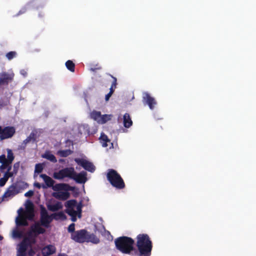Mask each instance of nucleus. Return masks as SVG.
<instances>
[{"label": "nucleus", "mask_w": 256, "mask_h": 256, "mask_svg": "<svg viewBox=\"0 0 256 256\" xmlns=\"http://www.w3.org/2000/svg\"><path fill=\"white\" fill-rule=\"evenodd\" d=\"M136 246L139 256H150L152 250V242L147 234H140L137 236Z\"/></svg>", "instance_id": "obj_1"}, {"label": "nucleus", "mask_w": 256, "mask_h": 256, "mask_svg": "<svg viewBox=\"0 0 256 256\" xmlns=\"http://www.w3.org/2000/svg\"><path fill=\"white\" fill-rule=\"evenodd\" d=\"M116 246L118 250L124 254H130L134 250V240L128 236H120L114 240Z\"/></svg>", "instance_id": "obj_2"}, {"label": "nucleus", "mask_w": 256, "mask_h": 256, "mask_svg": "<svg viewBox=\"0 0 256 256\" xmlns=\"http://www.w3.org/2000/svg\"><path fill=\"white\" fill-rule=\"evenodd\" d=\"M106 176L110 184L116 189L122 190L126 187L124 180L115 170L108 169Z\"/></svg>", "instance_id": "obj_3"}, {"label": "nucleus", "mask_w": 256, "mask_h": 256, "mask_svg": "<svg viewBox=\"0 0 256 256\" xmlns=\"http://www.w3.org/2000/svg\"><path fill=\"white\" fill-rule=\"evenodd\" d=\"M46 230L40 226V222H36L30 226V230L26 233V236L24 239L28 242L34 236V234H44Z\"/></svg>", "instance_id": "obj_4"}, {"label": "nucleus", "mask_w": 256, "mask_h": 256, "mask_svg": "<svg viewBox=\"0 0 256 256\" xmlns=\"http://www.w3.org/2000/svg\"><path fill=\"white\" fill-rule=\"evenodd\" d=\"M53 216H49L46 208L43 206H40V226H41L48 228L52 220Z\"/></svg>", "instance_id": "obj_5"}, {"label": "nucleus", "mask_w": 256, "mask_h": 256, "mask_svg": "<svg viewBox=\"0 0 256 256\" xmlns=\"http://www.w3.org/2000/svg\"><path fill=\"white\" fill-rule=\"evenodd\" d=\"M16 134V128L14 126H6L2 128L0 126V139L4 140L12 138Z\"/></svg>", "instance_id": "obj_6"}, {"label": "nucleus", "mask_w": 256, "mask_h": 256, "mask_svg": "<svg viewBox=\"0 0 256 256\" xmlns=\"http://www.w3.org/2000/svg\"><path fill=\"white\" fill-rule=\"evenodd\" d=\"M87 230L84 229L76 230L74 234H71V238L78 243L86 242Z\"/></svg>", "instance_id": "obj_7"}, {"label": "nucleus", "mask_w": 256, "mask_h": 256, "mask_svg": "<svg viewBox=\"0 0 256 256\" xmlns=\"http://www.w3.org/2000/svg\"><path fill=\"white\" fill-rule=\"evenodd\" d=\"M74 161L76 164L88 172H92L95 170V166H94V164L86 160L83 158H76L74 159Z\"/></svg>", "instance_id": "obj_8"}, {"label": "nucleus", "mask_w": 256, "mask_h": 256, "mask_svg": "<svg viewBox=\"0 0 256 256\" xmlns=\"http://www.w3.org/2000/svg\"><path fill=\"white\" fill-rule=\"evenodd\" d=\"M142 102L144 104H148L150 110H153L156 104L154 98L147 92H144L142 94Z\"/></svg>", "instance_id": "obj_9"}, {"label": "nucleus", "mask_w": 256, "mask_h": 256, "mask_svg": "<svg viewBox=\"0 0 256 256\" xmlns=\"http://www.w3.org/2000/svg\"><path fill=\"white\" fill-rule=\"evenodd\" d=\"M14 76L6 72L0 74V86L8 85L13 80Z\"/></svg>", "instance_id": "obj_10"}, {"label": "nucleus", "mask_w": 256, "mask_h": 256, "mask_svg": "<svg viewBox=\"0 0 256 256\" xmlns=\"http://www.w3.org/2000/svg\"><path fill=\"white\" fill-rule=\"evenodd\" d=\"M72 179L74 180L77 183L84 184L86 182L87 180L86 173L84 172H82L77 174L75 171L74 172Z\"/></svg>", "instance_id": "obj_11"}, {"label": "nucleus", "mask_w": 256, "mask_h": 256, "mask_svg": "<svg viewBox=\"0 0 256 256\" xmlns=\"http://www.w3.org/2000/svg\"><path fill=\"white\" fill-rule=\"evenodd\" d=\"M74 187L71 186L67 184H57L54 185L52 186V190L54 191H60V190H74Z\"/></svg>", "instance_id": "obj_12"}, {"label": "nucleus", "mask_w": 256, "mask_h": 256, "mask_svg": "<svg viewBox=\"0 0 256 256\" xmlns=\"http://www.w3.org/2000/svg\"><path fill=\"white\" fill-rule=\"evenodd\" d=\"M17 186L14 184H12L9 186L6 191L3 195V198L12 197L18 193Z\"/></svg>", "instance_id": "obj_13"}, {"label": "nucleus", "mask_w": 256, "mask_h": 256, "mask_svg": "<svg viewBox=\"0 0 256 256\" xmlns=\"http://www.w3.org/2000/svg\"><path fill=\"white\" fill-rule=\"evenodd\" d=\"M52 196L56 199L66 200L68 199L70 196V193L67 191L54 192L52 193Z\"/></svg>", "instance_id": "obj_14"}, {"label": "nucleus", "mask_w": 256, "mask_h": 256, "mask_svg": "<svg viewBox=\"0 0 256 256\" xmlns=\"http://www.w3.org/2000/svg\"><path fill=\"white\" fill-rule=\"evenodd\" d=\"M56 248L54 246L52 245H48L44 247L42 252L43 256H49L55 253Z\"/></svg>", "instance_id": "obj_15"}, {"label": "nucleus", "mask_w": 256, "mask_h": 256, "mask_svg": "<svg viewBox=\"0 0 256 256\" xmlns=\"http://www.w3.org/2000/svg\"><path fill=\"white\" fill-rule=\"evenodd\" d=\"M63 172L64 178H68L71 179L73 178V174H74V169L72 167L66 168L62 169Z\"/></svg>", "instance_id": "obj_16"}, {"label": "nucleus", "mask_w": 256, "mask_h": 256, "mask_svg": "<svg viewBox=\"0 0 256 256\" xmlns=\"http://www.w3.org/2000/svg\"><path fill=\"white\" fill-rule=\"evenodd\" d=\"M86 242H91L97 244L100 242V239L94 234H90L87 232Z\"/></svg>", "instance_id": "obj_17"}, {"label": "nucleus", "mask_w": 256, "mask_h": 256, "mask_svg": "<svg viewBox=\"0 0 256 256\" xmlns=\"http://www.w3.org/2000/svg\"><path fill=\"white\" fill-rule=\"evenodd\" d=\"M40 177L42 178L44 180V182L46 184V186L50 188L54 186V184L55 182V181L53 180L50 177L48 176L46 174H41L40 175Z\"/></svg>", "instance_id": "obj_18"}, {"label": "nucleus", "mask_w": 256, "mask_h": 256, "mask_svg": "<svg viewBox=\"0 0 256 256\" xmlns=\"http://www.w3.org/2000/svg\"><path fill=\"white\" fill-rule=\"evenodd\" d=\"M28 202L30 208H27V210L26 212V216L25 218H26V219L28 218L30 220H31L33 219V218L34 216L33 204L30 201H28Z\"/></svg>", "instance_id": "obj_19"}, {"label": "nucleus", "mask_w": 256, "mask_h": 256, "mask_svg": "<svg viewBox=\"0 0 256 256\" xmlns=\"http://www.w3.org/2000/svg\"><path fill=\"white\" fill-rule=\"evenodd\" d=\"M100 139L103 147L108 146V143L111 145L110 148L112 146V144L110 142V140L108 138L107 136L105 134H102Z\"/></svg>", "instance_id": "obj_20"}, {"label": "nucleus", "mask_w": 256, "mask_h": 256, "mask_svg": "<svg viewBox=\"0 0 256 256\" xmlns=\"http://www.w3.org/2000/svg\"><path fill=\"white\" fill-rule=\"evenodd\" d=\"M16 224L18 226H26L28 225V223L25 217L22 216L18 217L16 221Z\"/></svg>", "instance_id": "obj_21"}, {"label": "nucleus", "mask_w": 256, "mask_h": 256, "mask_svg": "<svg viewBox=\"0 0 256 256\" xmlns=\"http://www.w3.org/2000/svg\"><path fill=\"white\" fill-rule=\"evenodd\" d=\"M124 126L125 128H128L132 124V122L131 120L130 114L128 113H126L124 115Z\"/></svg>", "instance_id": "obj_22"}, {"label": "nucleus", "mask_w": 256, "mask_h": 256, "mask_svg": "<svg viewBox=\"0 0 256 256\" xmlns=\"http://www.w3.org/2000/svg\"><path fill=\"white\" fill-rule=\"evenodd\" d=\"M48 209L52 212H56L62 208V205L60 202H58L54 204L48 205Z\"/></svg>", "instance_id": "obj_23"}, {"label": "nucleus", "mask_w": 256, "mask_h": 256, "mask_svg": "<svg viewBox=\"0 0 256 256\" xmlns=\"http://www.w3.org/2000/svg\"><path fill=\"white\" fill-rule=\"evenodd\" d=\"M77 201L76 200H71L66 202L65 206L67 208L66 212L70 210H74V208L76 206Z\"/></svg>", "instance_id": "obj_24"}, {"label": "nucleus", "mask_w": 256, "mask_h": 256, "mask_svg": "<svg viewBox=\"0 0 256 256\" xmlns=\"http://www.w3.org/2000/svg\"><path fill=\"white\" fill-rule=\"evenodd\" d=\"M42 158H46L54 163L57 162L56 156L50 152H46L42 155Z\"/></svg>", "instance_id": "obj_25"}, {"label": "nucleus", "mask_w": 256, "mask_h": 256, "mask_svg": "<svg viewBox=\"0 0 256 256\" xmlns=\"http://www.w3.org/2000/svg\"><path fill=\"white\" fill-rule=\"evenodd\" d=\"M28 247H30L28 242L23 239L20 246V251L22 254H25L27 248Z\"/></svg>", "instance_id": "obj_26"}, {"label": "nucleus", "mask_w": 256, "mask_h": 256, "mask_svg": "<svg viewBox=\"0 0 256 256\" xmlns=\"http://www.w3.org/2000/svg\"><path fill=\"white\" fill-rule=\"evenodd\" d=\"M34 136H35V134L34 133H33V132L30 133V136L28 137H27V138L23 141V142L22 144V146H21V148L22 149H24L26 146V145L28 142H30L32 140H35Z\"/></svg>", "instance_id": "obj_27"}, {"label": "nucleus", "mask_w": 256, "mask_h": 256, "mask_svg": "<svg viewBox=\"0 0 256 256\" xmlns=\"http://www.w3.org/2000/svg\"><path fill=\"white\" fill-rule=\"evenodd\" d=\"M73 153V151L70 150H60L58 151L57 154L61 157L66 158Z\"/></svg>", "instance_id": "obj_28"}, {"label": "nucleus", "mask_w": 256, "mask_h": 256, "mask_svg": "<svg viewBox=\"0 0 256 256\" xmlns=\"http://www.w3.org/2000/svg\"><path fill=\"white\" fill-rule=\"evenodd\" d=\"M91 118L96 121L98 123H100V120L101 118V112H100L93 111L90 114Z\"/></svg>", "instance_id": "obj_29"}, {"label": "nucleus", "mask_w": 256, "mask_h": 256, "mask_svg": "<svg viewBox=\"0 0 256 256\" xmlns=\"http://www.w3.org/2000/svg\"><path fill=\"white\" fill-rule=\"evenodd\" d=\"M52 216H53V218L56 220L59 219L64 220L66 218V216L62 212H60L56 214H52Z\"/></svg>", "instance_id": "obj_30"}, {"label": "nucleus", "mask_w": 256, "mask_h": 256, "mask_svg": "<svg viewBox=\"0 0 256 256\" xmlns=\"http://www.w3.org/2000/svg\"><path fill=\"white\" fill-rule=\"evenodd\" d=\"M66 68L72 72H74L75 70V64L71 60H68L66 62Z\"/></svg>", "instance_id": "obj_31"}, {"label": "nucleus", "mask_w": 256, "mask_h": 256, "mask_svg": "<svg viewBox=\"0 0 256 256\" xmlns=\"http://www.w3.org/2000/svg\"><path fill=\"white\" fill-rule=\"evenodd\" d=\"M14 158V154L12 150L10 149L7 150V161L10 164H12V161Z\"/></svg>", "instance_id": "obj_32"}, {"label": "nucleus", "mask_w": 256, "mask_h": 256, "mask_svg": "<svg viewBox=\"0 0 256 256\" xmlns=\"http://www.w3.org/2000/svg\"><path fill=\"white\" fill-rule=\"evenodd\" d=\"M112 115L110 114H104L102 115L100 122L99 124H105L108 121L111 120Z\"/></svg>", "instance_id": "obj_33"}, {"label": "nucleus", "mask_w": 256, "mask_h": 256, "mask_svg": "<svg viewBox=\"0 0 256 256\" xmlns=\"http://www.w3.org/2000/svg\"><path fill=\"white\" fill-rule=\"evenodd\" d=\"M53 178L56 180H62L64 178L62 170H60L58 172H54L53 174Z\"/></svg>", "instance_id": "obj_34"}, {"label": "nucleus", "mask_w": 256, "mask_h": 256, "mask_svg": "<svg viewBox=\"0 0 256 256\" xmlns=\"http://www.w3.org/2000/svg\"><path fill=\"white\" fill-rule=\"evenodd\" d=\"M66 213L71 216L72 217V222H76V216H77V212L75 210H70L68 212H66Z\"/></svg>", "instance_id": "obj_35"}, {"label": "nucleus", "mask_w": 256, "mask_h": 256, "mask_svg": "<svg viewBox=\"0 0 256 256\" xmlns=\"http://www.w3.org/2000/svg\"><path fill=\"white\" fill-rule=\"evenodd\" d=\"M44 167L42 164H37L35 166L34 172L40 174L43 170Z\"/></svg>", "instance_id": "obj_36"}, {"label": "nucleus", "mask_w": 256, "mask_h": 256, "mask_svg": "<svg viewBox=\"0 0 256 256\" xmlns=\"http://www.w3.org/2000/svg\"><path fill=\"white\" fill-rule=\"evenodd\" d=\"M16 52L11 51L6 54V57L8 60H11L16 56Z\"/></svg>", "instance_id": "obj_37"}, {"label": "nucleus", "mask_w": 256, "mask_h": 256, "mask_svg": "<svg viewBox=\"0 0 256 256\" xmlns=\"http://www.w3.org/2000/svg\"><path fill=\"white\" fill-rule=\"evenodd\" d=\"M76 212L77 214L78 215V218L81 217V214H82V204L81 202L79 203L78 204H76Z\"/></svg>", "instance_id": "obj_38"}, {"label": "nucleus", "mask_w": 256, "mask_h": 256, "mask_svg": "<svg viewBox=\"0 0 256 256\" xmlns=\"http://www.w3.org/2000/svg\"><path fill=\"white\" fill-rule=\"evenodd\" d=\"M39 234H34V236L28 242L30 244V248L32 247L33 244H34L36 242V238Z\"/></svg>", "instance_id": "obj_39"}, {"label": "nucleus", "mask_w": 256, "mask_h": 256, "mask_svg": "<svg viewBox=\"0 0 256 256\" xmlns=\"http://www.w3.org/2000/svg\"><path fill=\"white\" fill-rule=\"evenodd\" d=\"M68 232H70L71 234H74V232H76L75 230V224L74 223L71 224L68 227Z\"/></svg>", "instance_id": "obj_40"}, {"label": "nucleus", "mask_w": 256, "mask_h": 256, "mask_svg": "<svg viewBox=\"0 0 256 256\" xmlns=\"http://www.w3.org/2000/svg\"><path fill=\"white\" fill-rule=\"evenodd\" d=\"M20 167V163L16 162L14 164L13 170L14 174H17Z\"/></svg>", "instance_id": "obj_41"}, {"label": "nucleus", "mask_w": 256, "mask_h": 256, "mask_svg": "<svg viewBox=\"0 0 256 256\" xmlns=\"http://www.w3.org/2000/svg\"><path fill=\"white\" fill-rule=\"evenodd\" d=\"M14 175H16L15 174H14V172L12 171V172H6L4 174V176L8 179V178H11L12 176H13Z\"/></svg>", "instance_id": "obj_42"}, {"label": "nucleus", "mask_w": 256, "mask_h": 256, "mask_svg": "<svg viewBox=\"0 0 256 256\" xmlns=\"http://www.w3.org/2000/svg\"><path fill=\"white\" fill-rule=\"evenodd\" d=\"M8 179L4 176L3 178H0V186H3L5 185L6 183L8 181Z\"/></svg>", "instance_id": "obj_43"}, {"label": "nucleus", "mask_w": 256, "mask_h": 256, "mask_svg": "<svg viewBox=\"0 0 256 256\" xmlns=\"http://www.w3.org/2000/svg\"><path fill=\"white\" fill-rule=\"evenodd\" d=\"M2 165L0 166V170L2 171L3 170H4L10 164L8 162L2 163Z\"/></svg>", "instance_id": "obj_44"}, {"label": "nucleus", "mask_w": 256, "mask_h": 256, "mask_svg": "<svg viewBox=\"0 0 256 256\" xmlns=\"http://www.w3.org/2000/svg\"><path fill=\"white\" fill-rule=\"evenodd\" d=\"M8 162L4 154H2L0 156V163Z\"/></svg>", "instance_id": "obj_45"}, {"label": "nucleus", "mask_w": 256, "mask_h": 256, "mask_svg": "<svg viewBox=\"0 0 256 256\" xmlns=\"http://www.w3.org/2000/svg\"><path fill=\"white\" fill-rule=\"evenodd\" d=\"M112 77L113 78V81L112 82L111 87H113V88H116V84H117V82H116L117 80H116V78H115L112 76Z\"/></svg>", "instance_id": "obj_46"}, {"label": "nucleus", "mask_w": 256, "mask_h": 256, "mask_svg": "<svg viewBox=\"0 0 256 256\" xmlns=\"http://www.w3.org/2000/svg\"><path fill=\"white\" fill-rule=\"evenodd\" d=\"M14 236L16 238H20L22 236V232L18 230L14 232Z\"/></svg>", "instance_id": "obj_47"}, {"label": "nucleus", "mask_w": 256, "mask_h": 256, "mask_svg": "<svg viewBox=\"0 0 256 256\" xmlns=\"http://www.w3.org/2000/svg\"><path fill=\"white\" fill-rule=\"evenodd\" d=\"M35 254V251L31 247L30 250L28 251V255L29 256H33Z\"/></svg>", "instance_id": "obj_48"}, {"label": "nucleus", "mask_w": 256, "mask_h": 256, "mask_svg": "<svg viewBox=\"0 0 256 256\" xmlns=\"http://www.w3.org/2000/svg\"><path fill=\"white\" fill-rule=\"evenodd\" d=\"M33 194H34V192L32 190H30L28 191V192H26L24 194V196H32Z\"/></svg>", "instance_id": "obj_49"}, {"label": "nucleus", "mask_w": 256, "mask_h": 256, "mask_svg": "<svg viewBox=\"0 0 256 256\" xmlns=\"http://www.w3.org/2000/svg\"><path fill=\"white\" fill-rule=\"evenodd\" d=\"M112 94H110V92H108L107 94H106V96H105L106 100V101L110 99V97L112 96Z\"/></svg>", "instance_id": "obj_50"}, {"label": "nucleus", "mask_w": 256, "mask_h": 256, "mask_svg": "<svg viewBox=\"0 0 256 256\" xmlns=\"http://www.w3.org/2000/svg\"><path fill=\"white\" fill-rule=\"evenodd\" d=\"M34 186L38 189H40L42 188L41 184L38 182H35L34 184Z\"/></svg>", "instance_id": "obj_51"}, {"label": "nucleus", "mask_w": 256, "mask_h": 256, "mask_svg": "<svg viewBox=\"0 0 256 256\" xmlns=\"http://www.w3.org/2000/svg\"><path fill=\"white\" fill-rule=\"evenodd\" d=\"M114 89L115 88H114L110 86V90L109 92L112 94L114 93Z\"/></svg>", "instance_id": "obj_52"}, {"label": "nucleus", "mask_w": 256, "mask_h": 256, "mask_svg": "<svg viewBox=\"0 0 256 256\" xmlns=\"http://www.w3.org/2000/svg\"><path fill=\"white\" fill-rule=\"evenodd\" d=\"M11 164L9 165L8 167H7V171L6 172H10V170L12 169V166Z\"/></svg>", "instance_id": "obj_53"}, {"label": "nucleus", "mask_w": 256, "mask_h": 256, "mask_svg": "<svg viewBox=\"0 0 256 256\" xmlns=\"http://www.w3.org/2000/svg\"><path fill=\"white\" fill-rule=\"evenodd\" d=\"M58 256H68L67 254H59Z\"/></svg>", "instance_id": "obj_54"}, {"label": "nucleus", "mask_w": 256, "mask_h": 256, "mask_svg": "<svg viewBox=\"0 0 256 256\" xmlns=\"http://www.w3.org/2000/svg\"><path fill=\"white\" fill-rule=\"evenodd\" d=\"M96 70V68H90V70H91L92 71V72H94Z\"/></svg>", "instance_id": "obj_55"}, {"label": "nucleus", "mask_w": 256, "mask_h": 256, "mask_svg": "<svg viewBox=\"0 0 256 256\" xmlns=\"http://www.w3.org/2000/svg\"><path fill=\"white\" fill-rule=\"evenodd\" d=\"M3 238V237L0 235V240H2Z\"/></svg>", "instance_id": "obj_56"}, {"label": "nucleus", "mask_w": 256, "mask_h": 256, "mask_svg": "<svg viewBox=\"0 0 256 256\" xmlns=\"http://www.w3.org/2000/svg\"><path fill=\"white\" fill-rule=\"evenodd\" d=\"M42 188H46V186H42Z\"/></svg>", "instance_id": "obj_57"}, {"label": "nucleus", "mask_w": 256, "mask_h": 256, "mask_svg": "<svg viewBox=\"0 0 256 256\" xmlns=\"http://www.w3.org/2000/svg\"><path fill=\"white\" fill-rule=\"evenodd\" d=\"M2 224V222H1V221H0V224Z\"/></svg>", "instance_id": "obj_58"}]
</instances>
